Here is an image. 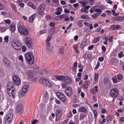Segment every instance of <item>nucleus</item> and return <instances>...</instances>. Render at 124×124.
<instances>
[{
    "mask_svg": "<svg viewBox=\"0 0 124 124\" xmlns=\"http://www.w3.org/2000/svg\"><path fill=\"white\" fill-rule=\"evenodd\" d=\"M13 85L12 83H9L7 85V91L9 95L12 96L13 99H14L15 93Z\"/></svg>",
    "mask_w": 124,
    "mask_h": 124,
    "instance_id": "f257e3e1",
    "label": "nucleus"
},
{
    "mask_svg": "<svg viewBox=\"0 0 124 124\" xmlns=\"http://www.w3.org/2000/svg\"><path fill=\"white\" fill-rule=\"evenodd\" d=\"M25 58L27 62L30 64H32L34 62V57L33 54L31 53L28 52L25 55Z\"/></svg>",
    "mask_w": 124,
    "mask_h": 124,
    "instance_id": "f03ea898",
    "label": "nucleus"
},
{
    "mask_svg": "<svg viewBox=\"0 0 124 124\" xmlns=\"http://www.w3.org/2000/svg\"><path fill=\"white\" fill-rule=\"evenodd\" d=\"M12 46L14 49L19 50L21 47V42L18 40H14L12 43Z\"/></svg>",
    "mask_w": 124,
    "mask_h": 124,
    "instance_id": "7ed1b4c3",
    "label": "nucleus"
},
{
    "mask_svg": "<svg viewBox=\"0 0 124 124\" xmlns=\"http://www.w3.org/2000/svg\"><path fill=\"white\" fill-rule=\"evenodd\" d=\"M18 30L20 33L25 36L27 35L29 33L28 30L21 25L19 27Z\"/></svg>",
    "mask_w": 124,
    "mask_h": 124,
    "instance_id": "20e7f679",
    "label": "nucleus"
},
{
    "mask_svg": "<svg viewBox=\"0 0 124 124\" xmlns=\"http://www.w3.org/2000/svg\"><path fill=\"white\" fill-rule=\"evenodd\" d=\"M29 87V83L28 82H24V85L22 88V92L21 93L22 96H23L25 95L26 93L28 91Z\"/></svg>",
    "mask_w": 124,
    "mask_h": 124,
    "instance_id": "39448f33",
    "label": "nucleus"
},
{
    "mask_svg": "<svg viewBox=\"0 0 124 124\" xmlns=\"http://www.w3.org/2000/svg\"><path fill=\"white\" fill-rule=\"evenodd\" d=\"M25 43L27 47L29 49H31L32 43L31 38L29 37H26L25 38Z\"/></svg>",
    "mask_w": 124,
    "mask_h": 124,
    "instance_id": "423d86ee",
    "label": "nucleus"
},
{
    "mask_svg": "<svg viewBox=\"0 0 124 124\" xmlns=\"http://www.w3.org/2000/svg\"><path fill=\"white\" fill-rule=\"evenodd\" d=\"M111 96L113 97L116 98L117 97L119 94L118 91L117 89H112L110 92Z\"/></svg>",
    "mask_w": 124,
    "mask_h": 124,
    "instance_id": "0eeeda50",
    "label": "nucleus"
},
{
    "mask_svg": "<svg viewBox=\"0 0 124 124\" xmlns=\"http://www.w3.org/2000/svg\"><path fill=\"white\" fill-rule=\"evenodd\" d=\"M56 95L62 101L65 102L66 101L67 99L65 95L62 93L57 92L56 93Z\"/></svg>",
    "mask_w": 124,
    "mask_h": 124,
    "instance_id": "6e6552de",
    "label": "nucleus"
},
{
    "mask_svg": "<svg viewBox=\"0 0 124 124\" xmlns=\"http://www.w3.org/2000/svg\"><path fill=\"white\" fill-rule=\"evenodd\" d=\"M13 82L16 85H19L21 84V81L19 78L17 76H14L13 77Z\"/></svg>",
    "mask_w": 124,
    "mask_h": 124,
    "instance_id": "1a4fd4ad",
    "label": "nucleus"
},
{
    "mask_svg": "<svg viewBox=\"0 0 124 124\" xmlns=\"http://www.w3.org/2000/svg\"><path fill=\"white\" fill-rule=\"evenodd\" d=\"M45 6L44 4L41 5L38 8V12L39 15H42L44 14V10L45 9Z\"/></svg>",
    "mask_w": 124,
    "mask_h": 124,
    "instance_id": "9d476101",
    "label": "nucleus"
},
{
    "mask_svg": "<svg viewBox=\"0 0 124 124\" xmlns=\"http://www.w3.org/2000/svg\"><path fill=\"white\" fill-rule=\"evenodd\" d=\"M65 76H64L62 75H60L59 76H56L55 77H53L51 78L52 80L56 81L58 80L60 81H63L65 80Z\"/></svg>",
    "mask_w": 124,
    "mask_h": 124,
    "instance_id": "9b49d317",
    "label": "nucleus"
},
{
    "mask_svg": "<svg viewBox=\"0 0 124 124\" xmlns=\"http://www.w3.org/2000/svg\"><path fill=\"white\" fill-rule=\"evenodd\" d=\"M62 114V111L60 110H57L56 111V120L58 121L61 117Z\"/></svg>",
    "mask_w": 124,
    "mask_h": 124,
    "instance_id": "f8f14e48",
    "label": "nucleus"
},
{
    "mask_svg": "<svg viewBox=\"0 0 124 124\" xmlns=\"http://www.w3.org/2000/svg\"><path fill=\"white\" fill-rule=\"evenodd\" d=\"M65 93L66 95L68 96H70L72 93V90L71 87H68L65 91Z\"/></svg>",
    "mask_w": 124,
    "mask_h": 124,
    "instance_id": "ddd939ff",
    "label": "nucleus"
},
{
    "mask_svg": "<svg viewBox=\"0 0 124 124\" xmlns=\"http://www.w3.org/2000/svg\"><path fill=\"white\" fill-rule=\"evenodd\" d=\"M2 61L6 66H9L10 62L8 59L5 57H3L2 58Z\"/></svg>",
    "mask_w": 124,
    "mask_h": 124,
    "instance_id": "4468645a",
    "label": "nucleus"
},
{
    "mask_svg": "<svg viewBox=\"0 0 124 124\" xmlns=\"http://www.w3.org/2000/svg\"><path fill=\"white\" fill-rule=\"evenodd\" d=\"M64 80V82L68 84H70L72 82L71 78L67 76H65Z\"/></svg>",
    "mask_w": 124,
    "mask_h": 124,
    "instance_id": "2eb2a0df",
    "label": "nucleus"
},
{
    "mask_svg": "<svg viewBox=\"0 0 124 124\" xmlns=\"http://www.w3.org/2000/svg\"><path fill=\"white\" fill-rule=\"evenodd\" d=\"M22 106L21 105H19L16 108V110L18 113H21L22 112Z\"/></svg>",
    "mask_w": 124,
    "mask_h": 124,
    "instance_id": "dca6fc26",
    "label": "nucleus"
},
{
    "mask_svg": "<svg viewBox=\"0 0 124 124\" xmlns=\"http://www.w3.org/2000/svg\"><path fill=\"white\" fill-rule=\"evenodd\" d=\"M26 74L29 78H32L33 76V74L32 72L29 70H25Z\"/></svg>",
    "mask_w": 124,
    "mask_h": 124,
    "instance_id": "f3484780",
    "label": "nucleus"
},
{
    "mask_svg": "<svg viewBox=\"0 0 124 124\" xmlns=\"http://www.w3.org/2000/svg\"><path fill=\"white\" fill-rule=\"evenodd\" d=\"M78 111L80 112L85 113L87 112V110L85 107H81L79 109Z\"/></svg>",
    "mask_w": 124,
    "mask_h": 124,
    "instance_id": "a211bd4d",
    "label": "nucleus"
},
{
    "mask_svg": "<svg viewBox=\"0 0 124 124\" xmlns=\"http://www.w3.org/2000/svg\"><path fill=\"white\" fill-rule=\"evenodd\" d=\"M62 11V8L60 7H57L56 9V11L55 12V14L57 15H58L61 13V12Z\"/></svg>",
    "mask_w": 124,
    "mask_h": 124,
    "instance_id": "6ab92c4d",
    "label": "nucleus"
},
{
    "mask_svg": "<svg viewBox=\"0 0 124 124\" xmlns=\"http://www.w3.org/2000/svg\"><path fill=\"white\" fill-rule=\"evenodd\" d=\"M47 79L43 78H40L39 80V82L43 85H45Z\"/></svg>",
    "mask_w": 124,
    "mask_h": 124,
    "instance_id": "aec40b11",
    "label": "nucleus"
},
{
    "mask_svg": "<svg viewBox=\"0 0 124 124\" xmlns=\"http://www.w3.org/2000/svg\"><path fill=\"white\" fill-rule=\"evenodd\" d=\"M90 7V6H87L82 8L81 9V11L83 12L87 13L88 11V9Z\"/></svg>",
    "mask_w": 124,
    "mask_h": 124,
    "instance_id": "412c9836",
    "label": "nucleus"
},
{
    "mask_svg": "<svg viewBox=\"0 0 124 124\" xmlns=\"http://www.w3.org/2000/svg\"><path fill=\"white\" fill-rule=\"evenodd\" d=\"M118 60L116 59H113L111 60V62H110V64L115 65L118 63Z\"/></svg>",
    "mask_w": 124,
    "mask_h": 124,
    "instance_id": "4be33fe9",
    "label": "nucleus"
},
{
    "mask_svg": "<svg viewBox=\"0 0 124 124\" xmlns=\"http://www.w3.org/2000/svg\"><path fill=\"white\" fill-rule=\"evenodd\" d=\"M13 117V114L11 113H10L7 115L5 118H6V119H8L11 121H12Z\"/></svg>",
    "mask_w": 124,
    "mask_h": 124,
    "instance_id": "5701e85b",
    "label": "nucleus"
},
{
    "mask_svg": "<svg viewBox=\"0 0 124 124\" xmlns=\"http://www.w3.org/2000/svg\"><path fill=\"white\" fill-rule=\"evenodd\" d=\"M120 26L119 25H117L116 26L115 25H112L110 29L112 30H117L118 29H120Z\"/></svg>",
    "mask_w": 124,
    "mask_h": 124,
    "instance_id": "b1692460",
    "label": "nucleus"
},
{
    "mask_svg": "<svg viewBox=\"0 0 124 124\" xmlns=\"http://www.w3.org/2000/svg\"><path fill=\"white\" fill-rule=\"evenodd\" d=\"M45 85L47 87H50L52 86V84L51 82L47 79Z\"/></svg>",
    "mask_w": 124,
    "mask_h": 124,
    "instance_id": "393cba45",
    "label": "nucleus"
},
{
    "mask_svg": "<svg viewBox=\"0 0 124 124\" xmlns=\"http://www.w3.org/2000/svg\"><path fill=\"white\" fill-rule=\"evenodd\" d=\"M10 30L11 31H14L16 29V27L14 24H11L10 26Z\"/></svg>",
    "mask_w": 124,
    "mask_h": 124,
    "instance_id": "a878e982",
    "label": "nucleus"
},
{
    "mask_svg": "<svg viewBox=\"0 0 124 124\" xmlns=\"http://www.w3.org/2000/svg\"><path fill=\"white\" fill-rule=\"evenodd\" d=\"M36 16V14H33L32 16H31L30 18L29 19V22L32 23L34 19Z\"/></svg>",
    "mask_w": 124,
    "mask_h": 124,
    "instance_id": "bb28decb",
    "label": "nucleus"
},
{
    "mask_svg": "<svg viewBox=\"0 0 124 124\" xmlns=\"http://www.w3.org/2000/svg\"><path fill=\"white\" fill-rule=\"evenodd\" d=\"M55 30V29L54 27H52L49 30L48 32L50 34H53L54 33Z\"/></svg>",
    "mask_w": 124,
    "mask_h": 124,
    "instance_id": "cd10ccee",
    "label": "nucleus"
},
{
    "mask_svg": "<svg viewBox=\"0 0 124 124\" xmlns=\"http://www.w3.org/2000/svg\"><path fill=\"white\" fill-rule=\"evenodd\" d=\"M89 84V82L88 81H86L83 84V86L84 88H87L88 87Z\"/></svg>",
    "mask_w": 124,
    "mask_h": 124,
    "instance_id": "c85d7f7f",
    "label": "nucleus"
},
{
    "mask_svg": "<svg viewBox=\"0 0 124 124\" xmlns=\"http://www.w3.org/2000/svg\"><path fill=\"white\" fill-rule=\"evenodd\" d=\"M5 76V73L3 70L0 69V77L2 78Z\"/></svg>",
    "mask_w": 124,
    "mask_h": 124,
    "instance_id": "c756f323",
    "label": "nucleus"
},
{
    "mask_svg": "<svg viewBox=\"0 0 124 124\" xmlns=\"http://www.w3.org/2000/svg\"><path fill=\"white\" fill-rule=\"evenodd\" d=\"M115 20H121L124 19V18L122 16H117L114 18Z\"/></svg>",
    "mask_w": 124,
    "mask_h": 124,
    "instance_id": "7c9ffc66",
    "label": "nucleus"
},
{
    "mask_svg": "<svg viewBox=\"0 0 124 124\" xmlns=\"http://www.w3.org/2000/svg\"><path fill=\"white\" fill-rule=\"evenodd\" d=\"M11 6L12 8L14 10L15 12L16 13L17 12V11L16 9V6L13 4H11Z\"/></svg>",
    "mask_w": 124,
    "mask_h": 124,
    "instance_id": "2f4dec72",
    "label": "nucleus"
},
{
    "mask_svg": "<svg viewBox=\"0 0 124 124\" xmlns=\"http://www.w3.org/2000/svg\"><path fill=\"white\" fill-rule=\"evenodd\" d=\"M95 77L94 80L96 82L98 81L99 78V74L98 73L94 74Z\"/></svg>",
    "mask_w": 124,
    "mask_h": 124,
    "instance_id": "473e14b6",
    "label": "nucleus"
},
{
    "mask_svg": "<svg viewBox=\"0 0 124 124\" xmlns=\"http://www.w3.org/2000/svg\"><path fill=\"white\" fill-rule=\"evenodd\" d=\"M28 5L30 7L34 9H35L36 8L35 6L31 2H30L29 3Z\"/></svg>",
    "mask_w": 124,
    "mask_h": 124,
    "instance_id": "72a5a7b5",
    "label": "nucleus"
},
{
    "mask_svg": "<svg viewBox=\"0 0 124 124\" xmlns=\"http://www.w3.org/2000/svg\"><path fill=\"white\" fill-rule=\"evenodd\" d=\"M81 18L82 19H89L90 18L88 15H82L81 16Z\"/></svg>",
    "mask_w": 124,
    "mask_h": 124,
    "instance_id": "f704fd0d",
    "label": "nucleus"
},
{
    "mask_svg": "<svg viewBox=\"0 0 124 124\" xmlns=\"http://www.w3.org/2000/svg\"><path fill=\"white\" fill-rule=\"evenodd\" d=\"M68 84H67L64 82L61 84V85L62 88L64 89L66 88Z\"/></svg>",
    "mask_w": 124,
    "mask_h": 124,
    "instance_id": "c9c22d12",
    "label": "nucleus"
},
{
    "mask_svg": "<svg viewBox=\"0 0 124 124\" xmlns=\"http://www.w3.org/2000/svg\"><path fill=\"white\" fill-rule=\"evenodd\" d=\"M117 77L118 80H121L123 79V76L122 75L118 74Z\"/></svg>",
    "mask_w": 124,
    "mask_h": 124,
    "instance_id": "e433bc0d",
    "label": "nucleus"
},
{
    "mask_svg": "<svg viewBox=\"0 0 124 124\" xmlns=\"http://www.w3.org/2000/svg\"><path fill=\"white\" fill-rule=\"evenodd\" d=\"M11 121L5 118L4 123L5 124H10Z\"/></svg>",
    "mask_w": 124,
    "mask_h": 124,
    "instance_id": "4c0bfd02",
    "label": "nucleus"
},
{
    "mask_svg": "<svg viewBox=\"0 0 124 124\" xmlns=\"http://www.w3.org/2000/svg\"><path fill=\"white\" fill-rule=\"evenodd\" d=\"M44 98V99H46L48 98V95L47 93L46 92H45L43 95Z\"/></svg>",
    "mask_w": 124,
    "mask_h": 124,
    "instance_id": "58836bf2",
    "label": "nucleus"
},
{
    "mask_svg": "<svg viewBox=\"0 0 124 124\" xmlns=\"http://www.w3.org/2000/svg\"><path fill=\"white\" fill-rule=\"evenodd\" d=\"M73 47L76 50L77 53L78 54L79 52V51L77 46L76 45H74L73 46Z\"/></svg>",
    "mask_w": 124,
    "mask_h": 124,
    "instance_id": "ea45409f",
    "label": "nucleus"
},
{
    "mask_svg": "<svg viewBox=\"0 0 124 124\" xmlns=\"http://www.w3.org/2000/svg\"><path fill=\"white\" fill-rule=\"evenodd\" d=\"M86 44V42L85 41H83L82 42V43H81L80 47L81 48L83 49L85 45Z\"/></svg>",
    "mask_w": 124,
    "mask_h": 124,
    "instance_id": "a19ab883",
    "label": "nucleus"
},
{
    "mask_svg": "<svg viewBox=\"0 0 124 124\" xmlns=\"http://www.w3.org/2000/svg\"><path fill=\"white\" fill-rule=\"evenodd\" d=\"M85 117V116L82 114H80L79 116V119L80 120H83Z\"/></svg>",
    "mask_w": 124,
    "mask_h": 124,
    "instance_id": "79ce46f5",
    "label": "nucleus"
},
{
    "mask_svg": "<svg viewBox=\"0 0 124 124\" xmlns=\"http://www.w3.org/2000/svg\"><path fill=\"white\" fill-rule=\"evenodd\" d=\"M8 36H5L4 38V42L6 43H8Z\"/></svg>",
    "mask_w": 124,
    "mask_h": 124,
    "instance_id": "37998d69",
    "label": "nucleus"
},
{
    "mask_svg": "<svg viewBox=\"0 0 124 124\" xmlns=\"http://www.w3.org/2000/svg\"><path fill=\"white\" fill-rule=\"evenodd\" d=\"M100 15V14L99 13H96L93 15L92 16V17L94 19H95L97 18V16Z\"/></svg>",
    "mask_w": 124,
    "mask_h": 124,
    "instance_id": "c03bdc74",
    "label": "nucleus"
},
{
    "mask_svg": "<svg viewBox=\"0 0 124 124\" xmlns=\"http://www.w3.org/2000/svg\"><path fill=\"white\" fill-rule=\"evenodd\" d=\"M64 50L63 48L62 47H60L59 50V53L62 54L63 53Z\"/></svg>",
    "mask_w": 124,
    "mask_h": 124,
    "instance_id": "a18cd8bd",
    "label": "nucleus"
},
{
    "mask_svg": "<svg viewBox=\"0 0 124 124\" xmlns=\"http://www.w3.org/2000/svg\"><path fill=\"white\" fill-rule=\"evenodd\" d=\"M99 40L100 39L98 38H96L94 39V40H93V42L94 43H96L98 42Z\"/></svg>",
    "mask_w": 124,
    "mask_h": 124,
    "instance_id": "49530a36",
    "label": "nucleus"
},
{
    "mask_svg": "<svg viewBox=\"0 0 124 124\" xmlns=\"http://www.w3.org/2000/svg\"><path fill=\"white\" fill-rule=\"evenodd\" d=\"M124 56V55L122 52H120L118 54V57L120 58H122Z\"/></svg>",
    "mask_w": 124,
    "mask_h": 124,
    "instance_id": "de8ad7c7",
    "label": "nucleus"
},
{
    "mask_svg": "<svg viewBox=\"0 0 124 124\" xmlns=\"http://www.w3.org/2000/svg\"><path fill=\"white\" fill-rule=\"evenodd\" d=\"M78 25L79 27H82L83 26V24L82 23V22L81 20L78 21Z\"/></svg>",
    "mask_w": 124,
    "mask_h": 124,
    "instance_id": "09e8293b",
    "label": "nucleus"
},
{
    "mask_svg": "<svg viewBox=\"0 0 124 124\" xmlns=\"http://www.w3.org/2000/svg\"><path fill=\"white\" fill-rule=\"evenodd\" d=\"M108 78H105L104 80L103 83L105 85L107 84L108 83Z\"/></svg>",
    "mask_w": 124,
    "mask_h": 124,
    "instance_id": "8fccbe9b",
    "label": "nucleus"
},
{
    "mask_svg": "<svg viewBox=\"0 0 124 124\" xmlns=\"http://www.w3.org/2000/svg\"><path fill=\"white\" fill-rule=\"evenodd\" d=\"M15 102V101L14 100H9L8 101L7 104H12Z\"/></svg>",
    "mask_w": 124,
    "mask_h": 124,
    "instance_id": "3c124183",
    "label": "nucleus"
},
{
    "mask_svg": "<svg viewBox=\"0 0 124 124\" xmlns=\"http://www.w3.org/2000/svg\"><path fill=\"white\" fill-rule=\"evenodd\" d=\"M3 21L5 23L8 24H9L11 22L8 19L4 20Z\"/></svg>",
    "mask_w": 124,
    "mask_h": 124,
    "instance_id": "603ef678",
    "label": "nucleus"
},
{
    "mask_svg": "<svg viewBox=\"0 0 124 124\" xmlns=\"http://www.w3.org/2000/svg\"><path fill=\"white\" fill-rule=\"evenodd\" d=\"M112 12L113 13V15L114 16H117L118 15H119V14L117 13H116V11L114 10H112Z\"/></svg>",
    "mask_w": 124,
    "mask_h": 124,
    "instance_id": "864d4df0",
    "label": "nucleus"
},
{
    "mask_svg": "<svg viewBox=\"0 0 124 124\" xmlns=\"http://www.w3.org/2000/svg\"><path fill=\"white\" fill-rule=\"evenodd\" d=\"M95 12H98V13L100 14V15L101 13V9H97L95 10Z\"/></svg>",
    "mask_w": 124,
    "mask_h": 124,
    "instance_id": "5fc2aeb1",
    "label": "nucleus"
},
{
    "mask_svg": "<svg viewBox=\"0 0 124 124\" xmlns=\"http://www.w3.org/2000/svg\"><path fill=\"white\" fill-rule=\"evenodd\" d=\"M19 58L21 61L22 62H23V57L22 55H19Z\"/></svg>",
    "mask_w": 124,
    "mask_h": 124,
    "instance_id": "6e6d98bb",
    "label": "nucleus"
},
{
    "mask_svg": "<svg viewBox=\"0 0 124 124\" xmlns=\"http://www.w3.org/2000/svg\"><path fill=\"white\" fill-rule=\"evenodd\" d=\"M112 79L113 81V82L115 83H117V78H112Z\"/></svg>",
    "mask_w": 124,
    "mask_h": 124,
    "instance_id": "4d7b16f0",
    "label": "nucleus"
},
{
    "mask_svg": "<svg viewBox=\"0 0 124 124\" xmlns=\"http://www.w3.org/2000/svg\"><path fill=\"white\" fill-rule=\"evenodd\" d=\"M93 113L94 114V116L95 118L97 117V112L95 110H93Z\"/></svg>",
    "mask_w": 124,
    "mask_h": 124,
    "instance_id": "13d9d810",
    "label": "nucleus"
},
{
    "mask_svg": "<svg viewBox=\"0 0 124 124\" xmlns=\"http://www.w3.org/2000/svg\"><path fill=\"white\" fill-rule=\"evenodd\" d=\"M26 49V48L25 46H22V51L23 52H25Z\"/></svg>",
    "mask_w": 124,
    "mask_h": 124,
    "instance_id": "bf43d9fd",
    "label": "nucleus"
},
{
    "mask_svg": "<svg viewBox=\"0 0 124 124\" xmlns=\"http://www.w3.org/2000/svg\"><path fill=\"white\" fill-rule=\"evenodd\" d=\"M51 36H48L46 40V41H49L51 39Z\"/></svg>",
    "mask_w": 124,
    "mask_h": 124,
    "instance_id": "052dcab7",
    "label": "nucleus"
},
{
    "mask_svg": "<svg viewBox=\"0 0 124 124\" xmlns=\"http://www.w3.org/2000/svg\"><path fill=\"white\" fill-rule=\"evenodd\" d=\"M53 3L56 4H58L59 3V1L58 0H53Z\"/></svg>",
    "mask_w": 124,
    "mask_h": 124,
    "instance_id": "680f3d73",
    "label": "nucleus"
},
{
    "mask_svg": "<svg viewBox=\"0 0 124 124\" xmlns=\"http://www.w3.org/2000/svg\"><path fill=\"white\" fill-rule=\"evenodd\" d=\"M47 32V31L45 30H44L41 31H40V33L41 34H42L44 33H46Z\"/></svg>",
    "mask_w": 124,
    "mask_h": 124,
    "instance_id": "e2e57ef3",
    "label": "nucleus"
},
{
    "mask_svg": "<svg viewBox=\"0 0 124 124\" xmlns=\"http://www.w3.org/2000/svg\"><path fill=\"white\" fill-rule=\"evenodd\" d=\"M1 29L2 32H3L5 31L6 30V28L4 27H2Z\"/></svg>",
    "mask_w": 124,
    "mask_h": 124,
    "instance_id": "0e129e2a",
    "label": "nucleus"
},
{
    "mask_svg": "<svg viewBox=\"0 0 124 124\" xmlns=\"http://www.w3.org/2000/svg\"><path fill=\"white\" fill-rule=\"evenodd\" d=\"M100 65V63L99 62H98L96 66L95 67V69H98V68L99 67Z\"/></svg>",
    "mask_w": 124,
    "mask_h": 124,
    "instance_id": "69168bd1",
    "label": "nucleus"
},
{
    "mask_svg": "<svg viewBox=\"0 0 124 124\" xmlns=\"http://www.w3.org/2000/svg\"><path fill=\"white\" fill-rule=\"evenodd\" d=\"M38 122V120L37 119H35L33 120L31 124H35L36 123Z\"/></svg>",
    "mask_w": 124,
    "mask_h": 124,
    "instance_id": "338daca9",
    "label": "nucleus"
},
{
    "mask_svg": "<svg viewBox=\"0 0 124 124\" xmlns=\"http://www.w3.org/2000/svg\"><path fill=\"white\" fill-rule=\"evenodd\" d=\"M93 47L94 45H92L88 47V49L89 50H91L93 48Z\"/></svg>",
    "mask_w": 124,
    "mask_h": 124,
    "instance_id": "774afa93",
    "label": "nucleus"
}]
</instances>
